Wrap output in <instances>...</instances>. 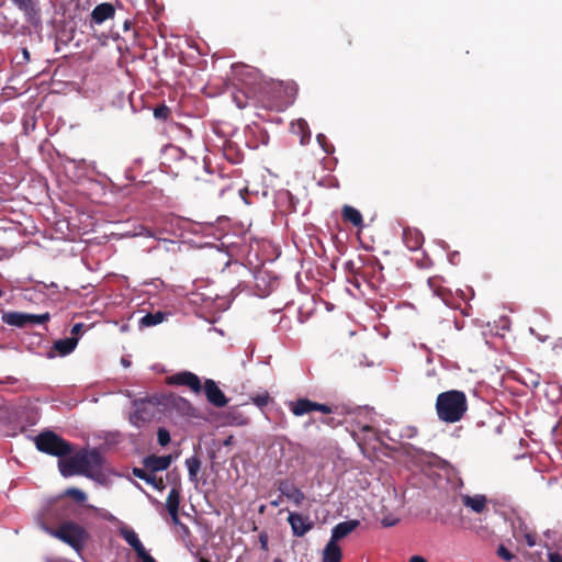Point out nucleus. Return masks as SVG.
<instances>
[{"label": "nucleus", "instance_id": "a19ab883", "mask_svg": "<svg viewBox=\"0 0 562 562\" xmlns=\"http://www.w3.org/2000/svg\"><path fill=\"white\" fill-rule=\"evenodd\" d=\"M260 541H261V546H262V548H263V549H266V548H267V543H268V542H267V537H265V536H260Z\"/></svg>", "mask_w": 562, "mask_h": 562}, {"label": "nucleus", "instance_id": "a878e982", "mask_svg": "<svg viewBox=\"0 0 562 562\" xmlns=\"http://www.w3.org/2000/svg\"><path fill=\"white\" fill-rule=\"evenodd\" d=\"M250 97L244 91L233 93V101L238 109H245L249 105Z\"/></svg>", "mask_w": 562, "mask_h": 562}, {"label": "nucleus", "instance_id": "f704fd0d", "mask_svg": "<svg viewBox=\"0 0 562 562\" xmlns=\"http://www.w3.org/2000/svg\"><path fill=\"white\" fill-rule=\"evenodd\" d=\"M133 474H134L135 476H137V477H139V479H142V480L146 481V480H147V476H148V474H149V472H147L146 470H143V469H137V468H135V469L133 470Z\"/></svg>", "mask_w": 562, "mask_h": 562}, {"label": "nucleus", "instance_id": "20e7f679", "mask_svg": "<svg viewBox=\"0 0 562 562\" xmlns=\"http://www.w3.org/2000/svg\"><path fill=\"white\" fill-rule=\"evenodd\" d=\"M49 319V314H29L23 312H7L2 315V322L9 326L24 328L29 325L44 324Z\"/></svg>", "mask_w": 562, "mask_h": 562}, {"label": "nucleus", "instance_id": "8fccbe9b", "mask_svg": "<svg viewBox=\"0 0 562 562\" xmlns=\"http://www.w3.org/2000/svg\"><path fill=\"white\" fill-rule=\"evenodd\" d=\"M2 295H3V292H2V290L0 289V297H1Z\"/></svg>", "mask_w": 562, "mask_h": 562}, {"label": "nucleus", "instance_id": "7c9ffc66", "mask_svg": "<svg viewBox=\"0 0 562 562\" xmlns=\"http://www.w3.org/2000/svg\"><path fill=\"white\" fill-rule=\"evenodd\" d=\"M85 325L82 323H76L70 330L69 338L76 339V345H78V341L83 333Z\"/></svg>", "mask_w": 562, "mask_h": 562}, {"label": "nucleus", "instance_id": "e433bc0d", "mask_svg": "<svg viewBox=\"0 0 562 562\" xmlns=\"http://www.w3.org/2000/svg\"><path fill=\"white\" fill-rule=\"evenodd\" d=\"M550 562H562V557L558 553H551L549 557Z\"/></svg>", "mask_w": 562, "mask_h": 562}, {"label": "nucleus", "instance_id": "f03ea898", "mask_svg": "<svg viewBox=\"0 0 562 562\" xmlns=\"http://www.w3.org/2000/svg\"><path fill=\"white\" fill-rule=\"evenodd\" d=\"M48 533L72 547L76 551H80L88 540L86 529L72 521L61 524L57 528L48 529Z\"/></svg>", "mask_w": 562, "mask_h": 562}, {"label": "nucleus", "instance_id": "79ce46f5", "mask_svg": "<svg viewBox=\"0 0 562 562\" xmlns=\"http://www.w3.org/2000/svg\"><path fill=\"white\" fill-rule=\"evenodd\" d=\"M280 504H281V497H279L278 499L271 502L272 506H279Z\"/></svg>", "mask_w": 562, "mask_h": 562}, {"label": "nucleus", "instance_id": "4c0bfd02", "mask_svg": "<svg viewBox=\"0 0 562 562\" xmlns=\"http://www.w3.org/2000/svg\"><path fill=\"white\" fill-rule=\"evenodd\" d=\"M22 55H23V60L25 63L30 61L31 60V55H30V52L27 48H23L22 49Z\"/></svg>", "mask_w": 562, "mask_h": 562}, {"label": "nucleus", "instance_id": "dca6fc26", "mask_svg": "<svg viewBox=\"0 0 562 562\" xmlns=\"http://www.w3.org/2000/svg\"><path fill=\"white\" fill-rule=\"evenodd\" d=\"M172 457L171 456H148L144 459L145 469L149 472L164 471L168 469L171 464Z\"/></svg>", "mask_w": 562, "mask_h": 562}, {"label": "nucleus", "instance_id": "ea45409f", "mask_svg": "<svg viewBox=\"0 0 562 562\" xmlns=\"http://www.w3.org/2000/svg\"><path fill=\"white\" fill-rule=\"evenodd\" d=\"M263 106L272 109V108H278V104L274 103V102L269 101L267 103H263Z\"/></svg>", "mask_w": 562, "mask_h": 562}, {"label": "nucleus", "instance_id": "c9c22d12", "mask_svg": "<svg viewBox=\"0 0 562 562\" xmlns=\"http://www.w3.org/2000/svg\"><path fill=\"white\" fill-rule=\"evenodd\" d=\"M317 142L319 143V145L324 148V150L326 153H328V149L325 147V143H326V136L324 134H318L317 135Z\"/></svg>", "mask_w": 562, "mask_h": 562}, {"label": "nucleus", "instance_id": "cd10ccee", "mask_svg": "<svg viewBox=\"0 0 562 562\" xmlns=\"http://www.w3.org/2000/svg\"><path fill=\"white\" fill-rule=\"evenodd\" d=\"M146 483L150 484L156 490H164L165 488V483H164V480L161 477H157L154 472H149L148 476H147V480L145 481Z\"/></svg>", "mask_w": 562, "mask_h": 562}, {"label": "nucleus", "instance_id": "bb28decb", "mask_svg": "<svg viewBox=\"0 0 562 562\" xmlns=\"http://www.w3.org/2000/svg\"><path fill=\"white\" fill-rule=\"evenodd\" d=\"M170 113H171L170 109L165 104L158 105L154 110V116L157 120H161V121L168 120V117L170 116Z\"/></svg>", "mask_w": 562, "mask_h": 562}, {"label": "nucleus", "instance_id": "4468645a", "mask_svg": "<svg viewBox=\"0 0 562 562\" xmlns=\"http://www.w3.org/2000/svg\"><path fill=\"white\" fill-rule=\"evenodd\" d=\"M359 525L360 521L356 519L339 522L333 528L331 537L329 540L338 543L339 540L346 538L353 530H356Z\"/></svg>", "mask_w": 562, "mask_h": 562}, {"label": "nucleus", "instance_id": "2f4dec72", "mask_svg": "<svg viewBox=\"0 0 562 562\" xmlns=\"http://www.w3.org/2000/svg\"><path fill=\"white\" fill-rule=\"evenodd\" d=\"M158 442L161 446H167L170 442V434L165 428H159L157 431Z\"/></svg>", "mask_w": 562, "mask_h": 562}, {"label": "nucleus", "instance_id": "f257e3e1", "mask_svg": "<svg viewBox=\"0 0 562 562\" xmlns=\"http://www.w3.org/2000/svg\"><path fill=\"white\" fill-rule=\"evenodd\" d=\"M468 411V401L463 392L451 390L440 393L436 401V412L441 422L453 424L462 419Z\"/></svg>", "mask_w": 562, "mask_h": 562}, {"label": "nucleus", "instance_id": "f3484780", "mask_svg": "<svg viewBox=\"0 0 562 562\" xmlns=\"http://www.w3.org/2000/svg\"><path fill=\"white\" fill-rule=\"evenodd\" d=\"M13 4L23 12L26 21L33 22L38 18L37 0H12Z\"/></svg>", "mask_w": 562, "mask_h": 562}, {"label": "nucleus", "instance_id": "39448f33", "mask_svg": "<svg viewBox=\"0 0 562 562\" xmlns=\"http://www.w3.org/2000/svg\"><path fill=\"white\" fill-rule=\"evenodd\" d=\"M120 535L133 548L140 562H157L146 550L138 538V535L132 528L127 526L122 527L120 529Z\"/></svg>", "mask_w": 562, "mask_h": 562}, {"label": "nucleus", "instance_id": "aec40b11", "mask_svg": "<svg viewBox=\"0 0 562 562\" xmlns=\"http://www.w3.org/2000/svg\"><path fill=\"white\" fill-rule=\"evenodd\" d=\"M293 134L300 137V144L306 145L311 139V131L305 120L300 119L291 125Z\"/></svg>", "mask_w": 562, "mask_h": 562}, {"label": "nucleus", "instance_id": "a211bd4d", "mask_svg": "<svg viewBox=\"0 0 562 562\" xmlns=\"http://www.w3.org/2000/svg\"><path fill=\"white\" fill-rule=\"evenodd\" d=\"M115 9L111 3L104 2L98 4L91 12V22L101 24L104 21L114 16Z\"/></svg>", "mask_w": 562, "mask_h": 562}, {"label": "nucleus", "instance_id": "393cba45", "mask_svg": "<svg viewBox=\"0 0 562 562\" xmlns=\"http://www.w3.org/2000/svg\"><path fill=\"white\" fill-rule=\"evenodd\" d=\"M186 465L189 472L190 481L198 482V473L201 468V461L198 457L193 456L186 460Z\"/></svg>", "mask_w": 562, "mask_h": 562}, {"label": "nucleus", "instance_id": "4be33fe9", "mask_svg": "<svg viewBox=\"0 0 562 562\" xmlns=\"http://www.w3.org/2000/svg\"><path fill=\"white\" fill-rule=\"evenodd\" d=\"M341 216L344 221L351 223L355 227H361L363 224L361 213L353 206L345 205L341 211Z\"/></svg>", "mask_w": 562, "mask_h": 562}, {"label": "nucleus", "instance_id": "1a4fd4ad", "mask_svg": "<svg viewBox=\"0 0 562 562\" xmlns=\"http://www.w3.org/2000/svg\"><path fill=\"white\" fill-rule=\"evenodd\" d=\"M288 522L291 526L293 535L296 537H303L314 526L308 516H304L299 513H290L288 516Z\"/></svg>", "mask_w": 562, "mask_h": 562}, {"label": "nucleus", "instance_id": "6e6552de", "mask_svg": "<svg viewBox=\"0 0 562 562\" xmlns=\"http://www.w3.org/2000/svg\"><path fill=\"white\" fill-rule=\"evenodd\" d=\"M80 456L83 475L93 476L94 474L99 473L103 460L98 451H82L80 452Z\"/></svg>", "mask_w": 562, "mask_h": 562}, {"label": "nucleus", "instance_id": "2eb2a0df", "mask_svg": "<svg viewBox=\"0 0 562 562\" xmlns=\"http://www.w3.org/2000/svg\"><path fill=\"white\" fill-rule=\"evenodd\" d=\"M462 504L470 508L472 512L476 514L484 513L487 509V498L485 495L475 494V495H462L461 496Z\"/></svg>", "mask_w": 562, "mask_h": 562}, {"label": "nucleus", "instance_id": "72a5a7b5", "mask_svg": "<svg viewBox=\"0 0 562 562\" xmlns=\"http://www.w3.org/2000/svg\"><path fill=\"white\" fill-rule=\"evenodd\" d=\"M497 554L505 561H510L514 558V555L504 546L498 547Z\"/></svg>", "mask_w": 562, "mask_h": 562}, {"label": "nucleus", "instance_id": "37998d69", "mask_svg": "<svg viewBox=\"0 0 562 562\" xmlns=\"http://www.w3.org/2000/svg\"><path fill=\"white\" fill-rule=\"evenodd\" d=\"M346 42H347L348 46H350L352 44V41L348 34H346Z\"/></svg>", "mask_w": 562, "mask_h": 562}, {"label": "nucleus", "instance_id": "6ab92c4d", "mask_svg": "<svg viewBox=\"0 0 562 562\" xmlns=\"http://www.w3.org/2000/svg\"><path fill=\"white\" fill-rule=\"evenodd\" d=\"M342 552L338 543L329 540L322 552V562H340Z\"/></svg>", "mask_w": 562, "mask_h": 562}, {"label": "nucleus", "instance_id": "58836bf2", "mask_svg": "<svg viewBox=\"0 0 562 562\" xmlns=\"http://www.w3.org/2000/svg\"><path fill=\"white\" fill-rule=\"evenodd\" d=\"M409 562H427L424 558L415 555L411 558Z\"/></svg>", "mask_w": 562, "mask_h": 562}, {"label": "nucleus", "instance_id": "423d86ee", "mask_svg": "<svg viewBox=\"0 0 562 562\" xmlns=\"http://www.w3.org/2000/svg\"><path fill=\"white\" fill-rule=\"evenodd\" d=\"M290 409L295 416H302L314 411L321 412L323 414L331 413V408L328 405L318 404L307 398H300L295 402H291Z\"/></svg>", "mask_w": 562, "mask_h": 562}, {"label": "nucleus", "instance_id": "9b49d317", "mask_svg": "<svg viewBox=\"0 0 562 562\" xmlns=\"http://www.w3.org/2000/svg\"><path fill=\"white\" fill-rule=\"evenodd\" d=\"M204 392L207 401L216 406L223 407L227 404V398L225 394L220 390L216 383L213 380H206L204 383Z\"/></svg>", "mask_w": 562, "mask_h": 562}, {"label": "nucleus", "instance_id": "9d476101", "mask_svg": "<svg viewBox=\"0 0 562 562\" xmlns=\"http://www.w3.org/2000/svg\"><path fill=\"white\" fill-rule=\"evenodd\" d=\"M59 471L64 476H71L75 474H82V462L80 452L75 456L61 459L58 463Z\"/></svg>", "mask_w": 562, "mask_h": 562}, {"label": "nucleus", "instance_id": "a18cd8bd", "mask_svg": "<svg viewBox=\"0 0 562 562\" xmlns=\"http://www.w3.org/2000/svg\"><path fill=\"white\" fill-rule=\"evenodd\" d=\"M362 429H363L364 431H369V430H371L372 428H371L370 426H364Z\"/></svg>", "mask_w": 562, "mask_h": 562}, {"label": "nucleus", "instance_id": "412c9836", "mask_svg": "<svg viewBox=\"0 0 562 562\" xmlns=\"http://www.w3.org/2000/svg\"><path fill=\"white\" fill-rule=\"evenodd\" d=\"M168 317L166 312L157 311L155 313H147L143 317L139 318L138 325L140 328L151 327L165 322Z\"/></svg>", "mask_w": 562, "mask_h": 562}, {"label": "nucleus", "instance_id": "5701e85b", "mask_svg": "<svg viewBox=\"0 0 562 562\" xmlns=\"http://www.w3.org/2000/svg\"><path fill=\"white\" fill-rule=\"evenodd\" d=\"M77 347L75 338H60L54 341L52 351H74Z\"/></svg>", "mask_w": 562, "mask_h": 562}, {"label": "nucleus", "instance_id": "de8ad7c7", "mask_svg": "<svg viewBox=\"0 0 562 562\" xmlns=\"http://www.w3.org/2000/svg\"><path fill=\"white\" fill-rule=\"evenodd\" d=\"M383 525H384V526H392L393 524H392V522H387V521H385V520H384V521H383Z\"/></svg>", "mask_w": 562, "mask_h": 562}, {"label": "nucleus", "instance_id": "ddd939ff", "mask_svg": "<svg viewBox=\"0 0 562 562\" xmlns=\"http://www.w3.org/2000/svg\"><path fill=\"white\" fill-rule=\"evenodd\" d=\"M403 241L409 250H418L424 244L423 233L414 227L403 229Z\"/></svg>", "mask_w": 562, "mask_h": 562}, {"label": "nucleus", "instance_id": "0eeeda50", "mask_svg": "<svg viewBox=\"0 0 562 562\" xmlns=\"http://www.w3.org/2000/svg\"><path fill=\"white\" fill-rule=\"evenodd\" d=\"M167 383L170 385H184L192 392L200 393L202 390L201 381L198 375L192 372L183 371L167 378Z\"/></svg>", "mask_w": 562, "mask_h": 562}, {"label": "nucleus", "instance_id": "7ed1b4c3", "mask_svg": "<svg viewBox=\"0 0 562 562\" xmlns=\"http://www.w3.org/2000/svg\"><path fill=\"white\" fill-rule=\"evenodd\" d=\"M35 445L38 450L58 457L67 456L71 451L70 445L52 431L40 434L35 438Z\"/></svg>", "mask_w": 562, "mask_h": 562}, {"label": "nucleus", "instance_id": "c85d7f7f", "mask_svg": "<svg viewBox=\"0 0 562 562\" xmlns=\"http://www.w3.org/2000/svg\"><path fill=\"white\" fill-rule=\"evenodd\" d=\"M65 495L72 497L78 503H83L87 498L86 494L81 490L75 487L68 488L65 492Z\"/></svg>", "mask_w": 562, "mask_h": 562}, {"label": "nucleus", "instance_id": "c03bdc74", "mask_svg": "<svg viewBox=\"0 0 562 562\" xmlns=\"http://www.w3.org/2000/svg\"><path fill=\"white\" fill-rule=\"evenodd\" d=\"M124 27H125V30H128V29H130V22H128V21H125V23H124Z\"/></svg>", "mask_w": 562, "mask_h": 562}, {"label": "nucleus", "instance_id": "09e8293b", "mask_svg": "<svg viewBox=\"0 0 562 562\" xmlns=\"http://www.w3.org/2000/svg\"><path fill=\"white\" fill-rule=\"evenodd\" d=\"M273 562H282V560L277 558V559L273 560Z\"/></svg>", "mask_w": 562, "mask_h": 562}, {"label": "nucleus", "instance_id": "f8f14e48", "mask_svg": "<svg viewBox=\"0 0 562 562\" xmlns=\"http://www.w3.org/2000/svg\"><path fill=\"white\" fill-rule=\"evenodd\" d=\"M279 491L282 496L286 497V499L291 501L295 506L302 505L305 499L304 493L290 482H281Z\"/></svg>", "mask_w": 562, "mask_h": 562}, {"label": "nucleus", "instance_id": "b1692460", "mask_svg": "<svg viewBox=\"0 0 562 562\" xmlns=\"http://www.w3.org/2000/svg\"><path fill=\"white\" fill-rule=\"evenodd\" d=\"M179 505H180V493L177 488H172L169 492V495L166 501V507H167L168 514H175V512H179Z\"/></svg>", "mask_w": 562, "mask_h": 562}, {"label": "nucleus", "instance_id": "473e14b6", "mask_svg": "<svg viewBox=\"0 0 562 562\" xmlns=\"http://www.w3.org/2000/svg\"><path fill=\"white\" fill-rule=\"evenodd\" d=\"M252 401L256 405H258L259 407H262L269 403L270 396L268 393H263L261 395H257L256 397H254Z\"/></svg>", "mask_w": 562, "mask_h": 562}, {"label": "nucleus", "instance_id": "49530a36", "mask_svg": "<svg viewBox=\"0 0 562 562\" xmlns=\"http://www.w3.org/2000/svg\"><path fill=\"white\" fill-rule=\"evenodd\" d=\"M434 282H435V280H434V279H429V280H428V283H429V285H430V286H432Z\"/></svg>", "mask_w": 562, "mask_h": 562}, {"label": "nucleus", "instance_id": "c756f323", "mask_svg": "<svg viewBox=\"0 0 562 562\" xmlns=\"http://www.w3.org/2000/svg\"><path fill=\"white\" fill-rule=\"evenodd\" d=\"M169 516H170L171 522L177 528V532L188 533V531H189L188 527L180 521L178 512H175V514H169Z\"/></svg>", "mask_w": 562, "mask_h": 562}]
</instances>
